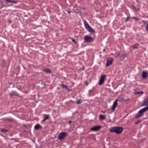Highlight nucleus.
Listing matches in <instances>:
<instances>
[{"instance_id": "obj_3", "label": "nucleus", "mask_w": 148, "mask_h": 148, "mask_svg": "<svg viewBox=\"0 0 148 148\" xmlns=\"http://www.w3.org/2000/svg\"><path fill=\"white\" fill-rule=\"evenodd\" d=\"M94 41V39L91 36L86 35L84 36V42L88 43L92 42Z\"/></svg>"}, {"instance_id": "obj_12", "label": "nucleus", "mask_w": 148, "mask_h": 148, "mask_svg": "<svg viewBox=\"0 0 148 148\" xmlns=\"http://www.w3.org/2000/svg\"><path fill=\"white\" fill-rule=\"evenodd\" d=\"M42 71L47 73L50 74L51 73V71L50 69H43Z\"/></svg>"}, {"instance_id": "obj_28", "label": "nucleus", "mask_w": 148, "mask_h": 148, "mask_svg": "<svg viewBox=\"0 0 148 148\" xmlns=\"http://www.w3.org/2000/svg\"><path fill=\"white\" fill-rule=\"evenodd\" d=\"M8 22L9 23H12V21L10 19H9L8 21Z\"/></svg>"}, {"instance_id": "obj_1", "label": "nucleus", "mask_w": 148, "mask_h": 148, "mask_svg": "<svg viewBox=\"0 0 148 148\" xmlns=\"http://www.w3.org/2000/svg\"><path fill=\"white\" fill-rule=\"evenodd\" d=\"M123 129V128L122 127L115 126L110 128V132H111L115 133L117 134H119L122 132Z\"/></svg>"}, {"instance_id": "obj_11", "label": "nucleus", "mask_w": 148, "mask_h": 148, "mask_svg": "<svg viewBox=\"0 0 148 148\" xmlns=\"http://www.w3.org/2000/svg\"><path fill=\"white\" fill-rule=\"evenodd\" d=\"M148 76V74L147 73L143 72L142 75V77L143 79H145Z\"/></svg>"}, {"instance_id": "obj_2", "label": "nucleus", "mask_w": 148, "mask_h": 148, "mask_svg": "<svg viewBox=\"0 0 148 148\" xmlns=\"http://www.w3.org/2000/svg\"><path fill=\"white\" fill-rule=\"evenodd\" d=\"M83 22L85 28L88 30L89 32L92 33L95 32V31L91 27L90 25L87 23L86 21V20H84Z\"/></svg>"}, {"instance_id": "obj_23", "label": "nucleus", "mask_w": 148, "mask_h": 148, "mask_svg": "<svg viewBox=\"0 0 148 148\" xmlns=\"http://www.w3.org/2000/svg\"><path fill=\"white\" fill-rule=\"evenodd\" d=\"M1 132H4V133H6L8 132V130L6 129H3L1 130Z\"/></svg>"}, {"instance_id": "obj_20", "label": "nucleus", "mask_w": 148, "mask_h": 148, "mask_svg": "<svg viewBox=\"0 0 148 148\" xmlns=\"http://www.w3.org/2000/svg\"><path fill=\"white\" fill-rule=\"evenodd\" d=\"M82 102V101L80 99L78 100L76 102V103L77 104H81Z\"/></svg>"}, {"instance_id": "obj_17", "label": "nucleus", "mask_w": 148, "mask_h": 148, "mask_svg": "<svg viewBox=\"0 0 148 148\" xmlns=\"http://www.w3.org/2000/svg\"><path fill=\"white\" fill-rule=\"evenodd\" d=\"M8 2L6 1L5 0H4L3 1H1V4L4 5H5L8 4Z\"/></svg>"}, {"instance_id": "obj_26", "label": "nucleus", "mask_w": 148, "mask_h": 148, "mask_svg": "<svg viewBox=\"0 0 148 148\" xmlns=\"http://www.w3.org/2000/svg\"><path fill=\"white\" fill-rule=\"evenodd\" d=\"M71 41L73 42H74L75 44L76 43V41H75V40L74 39L72 38V40H71Z\"/></svg>"}, {"instance_id": "obj_4", "label": "nucleus", "mask_w": 148, "mask_h": 148, "mask_svg": "<svg viewBox=\"0 0 148 148\" xmlns=\"http://www.w3.org/2000/svg\"><path fill=\"white\" fill-rule=\"evenodd\" d=\"M66 135L67 134L65 132H61L59 134L58 138L59 140H62L66 137Z\"/></svg>"}, {"instance_id": "obj_21", "label": "nucleus", "mask_w": 148, "mask_h": 148, "mask_svg": "<svg viewBox=\"0 0 148 148\" xmlns=\"http://www.w3.org/2000/svg\"><path fill=\"white\" fill-rule=\"evenodd\" d=\"M49 116L48 115H46L45 116L44 118L42 120H46L48 119Z\"/></svg>"}, {"instance_id": "obj_32", "label": "nucleus", "mask_w": 148, "mask_h": 148, "mask_svg": "<svg viewBox=\"0 0 148 148\" xmlns=\"http://www.w3.org/2000/svg\"><path fill=\"white\" fill-rule=\"evenodd\" d=\"M68 12V13L69 14H70V13L71 12V11H67Z\"/></svg>"}, {"instance_id": "obj_13", "label": "nucleus", "mask_w": 148, "mask_h": 148, "mask_svg": "<svg viewBox=\"0 0 148 148\" xmlns=\"http://www.w3.org/2000/svg\"><path fill=\"white\" fill-rule=\"evenodd\" d=\"M34 129L36 130H38L42 128V127L39 124L36 125L34 126Z\"/></svg>"}, {"instance_id": "obj_27", "label": "nucleus", "mask_w": 148, "mask_h": 148, "mask_svg": "<svg viewBox=\"0 0 148 148\" xmlns=\"http://www.w3.org/2000/svg\"><path fill=\"white\" fill-rule=\"evenodd\" d=\"M133 19H135V20H136V21H138V18H136V17H133Z\"/></svg>"}, {"instance_id": "obj_24", "label": "nucleus", "mask_w": 148, "mask_h": 148, "mask_svg": "<svg viewBox=\"0 0 148 148\" xmlns=\"http://www.w3.org/2000/svg\"><path fill=\"white\" fill-rule=\"evenodd\" d=\"M138 45H132V47L133 48H137L138 47Z\"/></svg>"}, {"instance_id": "obj_29", "label": "nucleus", "mask_w": 148, "mask_h": 148, "mask_svg": "<svg viewBox=\"0 0 148 148\" xmlns=\"http://www.w3.org/2000/svg\"><path fill=\"white\" fill-rule=\"evenodd\" d=\"M72 122V121H69L68 123L69 124V125H70L71 124Z\"/></svg>"}, {"instance_id": "obj_34", "label": "nucleus", "mask_w": 148, "mask_h": 148, "mask_svg": "<svg viewBox=\"0 0 148 148\" xmlns=\"http://www.w3.org/2000/svg\"><path fill=\"white\" fill-rule=\"evenodd\" d=\"M18 90H20V89H19V88H18Z\"/></svg>"}, {"instance_id": "obj_5", "label": "nucleus", "mask_w": 148, "mask_h": 148, "mask_svg": "<svg viewBox=\"0 0 148 148\" xmlns=\"http://www.w3.org/2000/svg\"><path fill=\"white\" fill-rule=\"evenodd\" d=\"M106 77V75H101L100 78V80L99 82V84L101 85L104 83Z\"/></svg>"}, {"instance_id": "obj_7", "label": "nucleus", "mask_w": 148, "mask_h": 148, "mask_svg": "<svg viewBox=\"0 0 148 148\" xmlns=\"http://www.w3.org/2000/svg\"><path fill=\"white\" fill-rule=\"evenodd\" d=\"M117 99L113 103V104L112 106L111 107V108L113 111H114L115 108H116L117 105Z\"/></svg>"}, {"instance_id": "obj_9", "label": "nucleus", "mask_w": 148, "mask_h": 148, "mask_svg": "<svg viewBox=\"0 0 148 148\" xmlns=\"http://www.w3.org/2000/svg\"><path fill=\"white\" fill-rule=\"evenodd\" d=\"M112 61L113 60L112 59L107 60L106 66H108L112 64Z\"/></svg>"}, {"instance_id": "obj_8", "label": "nucleus", "mask_w": 148, "mask_h": 148, "mask_svg": "<svg viewBox=\"0 0 148 148\" xmlns=\"http://www.w3.org/2000/svg\"><path fill=\"white\" fill-rule=\"evenodd\" d=\"M143 106L148 105V96L144 100L143 103Z\"/></svg>"}, {"instance_id": "obj_35", "label": "nucleus", "mask_w": 148, "mask_h": 148, "mask_svg": "<svg viewBox=\"0 0 148 148\" xmlns=\"http://www.w3.org/2000/svg\"><path fill=\"white\" fill-rule=\"evenodd\" d=\"M119 54V53L117 55H118Z\"/></svg>"}, {"instance_id": "obj_18", "label": "nucleus", "mask_w": 148, "mask_h": 148, "mask_svg": "<svg viewBox=\"0 0 148 148\" xmlns=\"http://www.w3.org/2000/svg\"><path fill=\"white\" fill-rule=\"evenodd\" d=\"M105 117L104 116L100 115L99 116V119L100 120H105Z\"/></svg>"}, {"instance_id": "obj_22", "label": "nucleus", "mask_w": 148, "mask_h": 148, "mask_svg": "<svg viewBox=\"0 0 148 148\" xmlns=\"http://www.w3.org/2000/svg\"><path fill=\"white\" fill-rule=\"evenodd\" d=\"M60 85L62 87V88H65L66 89H68L67 86H66L64 85L63 84H61Z\"/></svg>"}, {"instance_id": "obj_15", "label": "nucleus", "mask_w": 148, "mask_h": 148, "mask_svg": "<svg viewBox=\"0 0 148 148\" xmlns=\"http://www.w3.org/2000/svg\"><path fill=\"white\" fill-rule=\"evenodd\" d=\"M143 114V113H140L139 111L138 113L136 114V118L140 117Z\"/></svg>"}, {"instance_id": "obj_33", "label": "nucleus", "mask_w": 148, "mask_h": 148, "mask_svg": "<svg viewBox=\"0 0 148 148\" xmlns=\"http://www.w3.org/2000/svg\"><path fill=\"white\" fill-rule=\"evenodd\" d=\"M1 1H0V4H1Z\"/></svg>"}, {"instance_id": "obj_14", "label": "nucleus", "mask_w": 148, "mask_h": 148, "mask_svg": "<svg viewBox=\"0 0 148 148\" xmlns=\"http://www.w3.org/2000/svg\"><path fill=\"white\" fill-rule=\"evenodd\" d=\"M10 95H11V97H12L13 96H17L18 95V93L17 92L15 91H12V92L10 94Z\"/></svg>"}, {"instance_id": "obj_25", "label": "nucleus", "mask_w": 148, "mask_h": 148, "mask_svg": "<svg viewBox=\"0 0 148 148\" xmlns=\"http://www.w3.org/2000/svg\"><path fill=\"white\" fill-rule=\"evenodd\" d=\"M132 18L131 17H129V16L127 17L126 18V19L125 20V22H127V21L129 20V18Z\"/></svg>"}, {"instance_id": "obj_31", "label": "nucleus", "mask_w": 148, "mask_h": 148, "mask_svg": "<svg viewBox=\"0 0 148 148\" xmlns=\"http://www.w3.org/2000/svg\"><path fill=\"white\" fill-rule=\"evenodd\" d=\"M133 7L135 8V9L137 11H138L139 10L138 9H136L135 8V7L133 6Z\"/></svg>"}, {"instance_id": "obj_36", "label": "nucleus", "mask_w": 148, "mask_h": 148, "mask_svg": "<svg viewBox=\"0 0 148 148\" xmlns=\"http://www.w3.org/2000/svg\"><path fill=\"white\" fill-rule=\"evenodd\" d=\"M59 148H61V147H60Z\"/></svg>"}, {"instance_id": "obj_16", "label": "nucleus", "mask_w": 148, "mask_h": 148, "mask_svg": "<svg viewBox=\"0 0 148 148\" xmlns=\"http://www.w3.org/2000/svg\"><path fill=\"white\" fill-rule=\"evenodd\" d=\"M135 92H134V93L135 94H136V95H137V94L142 95L143 93V92L142 91H139V92H137V91H136V90H135Z\"/></svg>"}, {"instance_id": "obj_19", "label": "nucleus", "mask_w": 148, "mask_h": 148, "mask_svg": "<svg viewBox=\"0 0 148 148\" xmlns=\"http://www.w3.org/2000/svg\"><path fill=\"white\" fill-rule=\"evenodd\" d=\"M6 1L8 2V3H10V2H12V3H17V1H15L13 0H5Z\"/></svg>"}, {"instance_id": "obj_10", "label": "nucleus", "mask_w": 148, "mask_h": 148, "mask_svg": "<svg viewBox=\"0 0 148 148\" xmlns=\"http://www.w3.org/2000/svg\"><path fill=\"white\" fill-rule=\"evenodd\" d=\"M148 110V106L143 108L142 109H141L139 111L140 113H143V112H145Z\"/></svg>"}, {"instance_id": "obj_30", "label": "nucleus", "mask_w": 148, "mask_h": 148, "mask_svg": "<svg viewBox=\"0 0 148 148\" xmlns=\"http://www.w3.org/2000/svg\"><path fill=\"white\" fill-rule=\"evenodd\" d=\"M140 121H138L137 122H136L135 123V124H137Z\"/></svg>"}, {"instance_id": "obj_6", "label": "nucleus", "mask_w": 148, "mask_h": 148, "mask_svg": "<svg viewBox=\"0 0 148 148\" xmlns=\"http://www.w3.org/2000/svg\"><path fill=\"white\" fill-rule=\"evenodd\" d=\"M101 128V127L99 126H97L92 127L90 129L92 131H96L99 130Z\"/></svg>"}]
</instances>
